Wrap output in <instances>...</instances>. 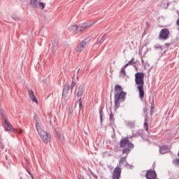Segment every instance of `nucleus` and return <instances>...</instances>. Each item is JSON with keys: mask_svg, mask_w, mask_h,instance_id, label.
Returning a JSON list of instances; mask_svg holds the SVG:
<instances>
[{"mask_svg": "<svg viewBox=\"0 0 179 179\" xmlns=\"http://www.w3.org/2000/svg\"><path fill=\"white\" fill-rule=\"evenodd\" d=\"M115 108H120L121 103L125 101L127 98V92H124V88L120 85H116L115 86Z\"/></svg>", "mask_w": 179, "mask_h": 179, "instance_id": "nucleus-1", "label": "nucleus"}, {"mask_svg": "<svg viewBox=\"0 0 179 179\" xmlns=\"http://www.w3.org/2000/svg\"><path fill=\"white\" fill-rule=\"evenodd\" d=\"M135 82L139 92V97L142 99L145 97V91L143 90V86L145 85V73H136L135 74Z\"/></svg>", "mask_w": 179, "mask_h": 179, "instance_id": "nucleus-2", "label": "nucleus"}, {"mask_svg": "<svg viewBox=\"0 0 179 179\" xmlns=\"http://www.w3.org/2000/svg\"><path fill=\"white\" fill-rule=\"evenodd\" d=\"M120 148H124L122 153V155H129V152L134 149V145L129 141L128 137H124L119 143Z\"/></svg>", "mask_w": 179, "mask_h": 179, "instance_id": "nucleus-3", "label": "nucleus"}, {"mask_svg": "<svg viewBox=\"0 0 179 179\" xmlns=\"http://www.w3.org/2000/svg\"><path fill=\"white\" fill-rule=\"evenodd\" d=\"M36 131H38V135H40L41 140L43 143H48L51 141V136L48 134V132L41 130L40 122H36Z\"/></svg>", "mask_w": 179, "mask_h": 179, "instance_id": "nucleus-4", "label": "nucleus"}, {"mask_svg": "<svg viewBox=\"0 0 179 179\" xmlns=\"http://www.w3.org/2000/svg\"><path fill=\"white\" fill-rule=\"evenodd\" d=\"M0 114L1 116V121L6 131H8L10 132L13 131V126H12L10 122H9V120H8V116L5 114V110H1Z\"/></svg>", "mask_w": 179, "mask_h": 179, "instance_id": "nucleus-5", "label": "nucleus"}, {"mask_svg": "<svg viewBox=\"0 0 179 179\" xmlns=\"http://www.w3.org/2000/svg\"><path fill=\"white\" fill-rule=\"evenodd\" d=\"M170 36V30L167 28L162 29L159 35V40H167Z\"/></svg>", "mask_w": 179, "mask_h": 179, "instance_id": "nucleus-6", "label": "nucleus"}, {"mask_svg": "<svg viewBox=\"0 0 179 179\" xmlns=\"http://www.w3.org/2000/svg\"><path fill=\"white\" fill-rule=\"evenodd\" d=\"M30 3L34 8L39 9H44L45 8V3L40 1V0H31Z\"/></svg>", "mask_w": 179, "mask_h": 179, "instance_id": "nucleus-7", "label": "nucleus"}, {"mask_svg": "<svg viewBox=\"0 0 179 179\" xmlns=\"http://www.w3.org/2000/svg\"><path fill=\"white\" fill-rule=\"evenodd\" d=\"M121 178V168L117 166L113 173V179H120Z\"/></svg>", "mask_w": 179, "mask_h": 179, "instance_id": "nucleus-8", "label": "nucleus"}, {"mask_svg": "<svg viewBox=\"0 0 179 179\" xmlns=\"http://www.w3.org/2000/svg\"><path fill=\"white\" fill-rule=\"evenodd\" d=\"M94 23L92 24H87V23H83L78 25V31L82 33L84 30H86V29H89V27H92Z\"/></svg>", "mask_w": 179, "mask_h": 179, "instance_id": "nucleus-9", "label": "nucleus"}, {"mask_svg": "<svg viewBox=\"0 0 179 179\" xmlns=\"http://www.w3.org/2000/svg\"><path fill=\"white\" fill-rule=\"evenodd\" d=\"M145 177L147 179H156V177H157V175L156 174V172L155 171H147Z\"/></svg>", "mask_w": 179, "mask_h": 179, "instance_id": "nucleus-10", "label": "nucleus"}, {"mask_svg": "<svg viewBox=\"0 0 179 179\" xmlns=\"http://www.w3.org/2000/svg\"><path fill=\"white\" fill-rule=\"evenodd\" d=\"M86 44H87L86 40H84L81 43H80L76 50L77 52H79V53L82 52V51L85 50V47H86Z\"/></svg>", "mask_w": 179, "mask_h": 179, "instance_id": "nucleus-11", "label": "nucleus"}, {"mask_svg": "<svg viewBox=\"0 0 179 179\" xmlns=\"http://www.w3.org/2000/svg\"><path fill=\"white\" fill-rule=\"evenodd\" d=\"M28 94L29 96V99H31V100H32L34 103H36V104H38V101L37 100V97H36V95L34 94V92H33V90H29Z\"/></svg>", "mask_w": 179, "mask_h": 179, "instance_id": "nucleus-12", "label": "nucleus"}, {"mask_svg": "<svg viewBox=\"0 0 179 179\" xmlns=\"http://www.w3.org/2000/svg\"><path fill=\"white\" fill-rule=\"evenodd\" d=\"M84 93H85V86L80 85L78 87V91L77 92V96L82 97Z\"/></svg>", "mask_w": 179, "mask_h": 179, "instance_id": "nucleus-13", "label": "nucleus"}, {"mask_svg": "<svg viewBox=\"0 0 179 179\" xmlns=\"http://www.w3.org/2000/svg\"><path fill=\"white\" fill-rule=\"evenodd\" d=\"M169 145H162L159 147V152L162 155H164L165 153H167L169 152Z\"/></svg>", "mask_w": 179, "mask_h": 179, "instance_id": "nucleus-14", "label": "nucleus"}, {"mask_svg": "<svg viewBox=\"0 0 179 179\" xmlns=\"http://www.w3.org/2000/svg\"><path fill=\"white\" fill-rule=\"evenodd\" d=\"M69 30L71 31V33H79L78 25H71L69 27Z\"/></svg>", "mask_w": 179, "mask_h": 179, "instance_id": "nucleus-15", "label": "nucleus"}, {"mask_svg": "<svg viewBox=\"0 0 179 179\" xmlns=\"http://www.w3.org/2000/svg\"><path fill=\"white\" fill-rule=\"evenodd\" d=\"M57 50H58V41H55L52 43V54H55V52H57Z\"/></svg>", "mask_w": 179, "mask_h": 179, "instance_id": "nucleus-16", "label": "nucleus"}, {"mask_svg": "<svg viewBox=\"0 0 179 179\" xmlns=\"http://www.w3.org/2000/svg\"><path fill=\"white\" fill-rule=\"evenodd\" d=\"M69 89H71V87H69V83H66L64 85V87L62 92V96H64V94H66V93H68V92H69Z\"/></svg>", "mask_w": 179, "mask_h": 179, "instance_id": "nucleus-17", "label": "nucleus"}, {"mask_svg": "<svg viewBox=\"0 0 179 179\" xmlns=\"http://www.w3.org/2000/svg\"><path fill=\"white\" fill-rule=\"evenodd\" d=\"M125 66H124L121 71H120V76H122V78H124V76H127V73L125 72Z\"/></svg>", "mask_w": 179, "mask_h": 179, "instance_id": "nucleus-18", "label": "nucleus"}, {"mask_svg": "<svg viewBox=\"0 0 179 179\" xmlns=\"http://www.w3.org/2000/svg\"><path fill=\"white\" fill-rule=\"evenodd\" d=\"M105 37H106V35H101L96 41V44H100V43H101V41L104 40Z\"/></svg>", "mask_w": 179, "mask_h": 179, "instance_id": "nucleus-19", "label": "nucleus"}, {"mask_svg": "<svg viewBox=\"0 0 179 179\" xmlns=\"http://www.w3.org/2000/svg\"><path fill=\"white\" fill-rule=\"evenodd\" d=\"M144 128L147 132L149 131V124H148V118L146 117L145 119Z\"/></svg>", "mask_w": 179, "mask_h": 179, "instance_id": "nucleus-20", "label": "nucleus"}, {"mask_svg": "<svg viewBox=\"0 0 179 179\" xmlns=\"http://www.w3.org/2000/svg\"><path fill=\"white\" fill-rule=\"evenodd\" d=\"M56 135H57V138L59 139H60L61 141L64 139V134L62 133L57 131Z\"/></svg>", "mask_w": 179, "mask_h": 179, "instance_id": "nucleus-21", "label": "nucleus"}, {"mask_svg": "<svg viewBox=\"0 0 179 179\" xmlns=\"http://www.w3.org/2000/svg\"><path fill=\"white\" fill-rule=\"evenodd\" d=\"M135 61V58H132L127 64H126L124 65V68H127V66H129V65H134V64H135V62H134Z\"/></svg>", "mask_w": 179, "mask_h": 179, "instance_id": "nucleus-22", "label": "nucleus"}, {"mask_svg": "<svg viewBox=\"0 0 179 179\" xmlns=\"http://www.w3.org/2000/svg\"><path fill=\"white\" fill-rule=\"evenodd\" d=\"M126 161H127V157H122V158L120 159V162H119L120 166H122V164H124V162H126Z\"/></svg>", "mask_w": 179, "mask_h": 179, "instance_id": "nucleus-23", "label": "nucleus"}, {"mask_svg": "<svg viewBox=\"0 0 179 179\" xmlns=\"http://www.w3.org/2000/svg\"><path fill=\"white\" fill-rule=\"evenodd\" d=\"M99 115H100V121L103 122V108H101L99 110Z\"/></svg>", "mask_w": 179, "mask_h": 179, "instance_id": "nucleus-24", "label": "nucleus"}, {"mask_svg": "<svg viewBox=\"0 0 179 179\" xmlns=\"http://www.w3.org/2000/svg\"><path fill=\"white\" fill-rule=\"evenodd\" d=\"M143 113L145 115V118H148V108L146 106L143 108Z\"/></svg>", "mask_w": 179, "mask_h": 179, "instance_id": "nucleus-25", "label": "nucleus"}, {"mask_svg": "<svg viewBox=\"0 0 179 179\" xmlns=\"http://www.w3.org/2000/svg\"><path fill=\"white\" fill-rule=\"evenodd\" d=\"M78 103H79V108H83V106L82 105V98L81 97L79 98Z\"/></svg>", "mask_w": 179, "mask_h": 179, "instance_id": "nucleus-26", "label": "nucleus"}, {"mask_svg": "<svg viewBox=\"0 0 179 179\" xmlns=\"http://www.w3.org/2000/svg\"><path fill=\"white\" fill-rule=\"evenodd\" d=\"M12 19H13V20H19V17H17V15L13 14L11 15Z\"/></svg>", "mask_w": 179, "mask_h": 179, "instance_id": "nucleus-27", "label": "nucleus"}, {"mask_svg": "<svg viewBox=\"0 0 179 179\" xmlns=\"http://www.w3.org/2000/svg\"><path fill=\"white\" fill-rule=\"evenodd\" d=\"M75 86H76V83L75 81H72L71 86V92L72 90H73V87H75Z\"/></svg>", "mask_w": 179, "mask_h": 179, "instance_id": "nucleus-28", "label": "nucleus"}, {"mask_svg": "<svg viewBox=\"0 0 179 179\" xmlns=\"http://www.w3.org/2000/svg\"><path fill=\"white\" fill-rule=\"evenodd\" d=\"M109 120H110V121H114V115H113V112H110V113Z\"/></svg>", "mask_w": 179, "mask_h": 179, "instance_id": "nucleus-29", "label": "nucleus"}, {"mask_svg": "<svg viewBox=\"0 0 179 179\" xmlns=\"http://www.w3.org/2000/svg\"><path fill=\"white\" fill-rule=\"evenodd\" d=\"M151 108H155V99L153 98L151 102Z\"/></svg>", "mask_w": 179, "mask_h": 179, "instance_id": "nucleus-30", "label": "nucleus"}, {"mask_svg": "<svg viewBox=\"0 0 179 179\" xmlns=\"http://www.w3.org/2000/svg\"><path fill=\"white\" fill-rule=\"evenodd\" d=\"M155 114V108H150V115H153Z\"/></svg>", "mask_w": 179, "mask_h": 179, "instance_id": "nucleus-31", "label": "nucleus"}, {"mask_svg": "<svg viewBox=\"0 0 179 179\" xmlns=\"http://www.w3.org/2000/svg\"><path fill=\"white\" fill-rule=\"evenodd\" d=\"M174 163H175V164H176V166H179V159H175Z\"/></svg>", "mask_w": 179, "mask_h": 179, "instance_id": "nucleus-32", "label": "nucleus"}, {"mask_svg": "<svg viewBox=\"0 0 179 179\" xmlns=\"http://www.w3.org/2000/svg\"><path fill=\"white\" fill-rule=\"evenodd\" d=\"M155 48H156V50H157V49H159V48L160 50H163V47H162V46H160V45H159V46L155 45Z\"/></svg>", "mask_w": 179, "mask_h": 179, "instance_id": "nucleus-33", "label": "nucleus"}, {"mask_svg": "<svg viewBox=\"0 0 179 179\" xmlns=\"http://www.w3.org/2000/svg\"><path fill=\"white\" fill-rule=\"evenodd\" d=\"M92 176H93V177H94V178L98 179L99 178L97 177V176H96L93 172L90 171Z\"/></svg>", "mask_w": 179, "mask_h": 179, "instance_id": "nucleus-34", "label": "nucleus"}, {"mask_svg": "<svg viewBox=\"0 0 179 179\" xmlns=\"http://www.w3.org/2000/svg\"><path fill=\"white\" fill-rule=\"evenodd\" d=\"M27 172H28V174H29V176H31V178L32 179H34V177L33 176V174H31L29 171H27Z\"/></svg>", "mask_w": 179, "mask_h": 179, "instance_id": "nucleus-35", "label": "nucleus"}, {"mask_svg": "<svg viewBox=\"0 0 179 179\" xmlns=\"http://www.w3.org/2000/svg\"><path fill=\"white\" fill-rule=\"evenodd\" d=\"M78 179H85V178L83 176H78Z\"/></svg>", "mask_w": 179, "mask_h": 179, "instance_id": "nucleus-36", "label": "nucleus"}, {"mask_svg": "<svg viewBox=\"0 0 179 179\" xmlns=\"http://www.w3.org/2000/svg\"><path fill=\"white\" fill-rule=\"evenodd\" d=\"M177 24L179 27V19L177 20Z\"/></svg>", "mask_w": 179, "mask_h": 179, "instance_id": "nucleus-37", "label": "nucleus"}, {"mask_svg": "<svg viewBox=\"0 0 179 179\" xmlns=\"http://www.w3.org/2000/svg\"><path fill=\"white\" fill-rule=\"evenodd\" d=\"M22 132L23 131H22V129H20L19 134H22Z\"/></svg>", "mask_w": 179, "mask_h": 179, "instance_id": "nucleus-38", "label": "nucleus"}, {"mask_svg": "<svg viewBox=\"0 0 179 179\" xmlns=\"http://www.w3.org/2000/svg\"><path fill=\"white\" fill-rule=\"evenodd\" d=\"M146 24H147V26H149V22H146Z\"/></svg>", "mask_w": 179, "mask_h": 179, "instance_id": "nucleus-39", "label": "nucleus"}, {"mask_svg": "<svg viewBox=\"0 0 179 179\" xmlns=\"http://www.w3.org/2000/svg\"><path fill=\"white\" fill-rule=\"evenodd\" d=\"M1 149H4L5 147L3 145H1Z\"/></svg>", "mask_w": 179, "mask_h": 179, "instance_id": "nucleus-40", "label": "nucleus"}, {"mask_svg": "<svg viewBox=\"0 0 179 179\" xmlns=\"http://www.w3.org/2000/svg\"><path fill=\"white\" fill-rule=\"evenodd\" d=\"M165 45H166L167 47H169V44L166 43Z\"/></svg>", "mask_w": 179, "mask_h": 179, "instance_id": "nucleus-41", "label": "nucleus"}, {"mask_svg": "<svg viewBox=\"0 0 179 179\" xmlns=\"http://www.w3.org/2000/svg\"><path fill=\"white\" fill-rule=\"evenodd\" d=\"M79 71H80V69H78V73H79Z\"/></svg>", "mask_w": 179, "mask_h": 179, "instance_id": "nucleus-42", "label": "nucleus"}, {"mask_svg": "<svg viewBox=\"0 0 179 179\" xmlns=\"http://www.w3.org/2000/svg\"><path fill=\"white\" fill-rule=\"evenodd\" d=\"M34 118H36V116H34Z\"/></svg>", "mask_w": 179, "mask_h": 179, "instance_id": "nucleus-43", "label": "nucleus"}]
</instances>
